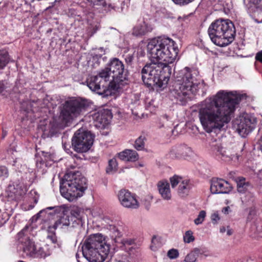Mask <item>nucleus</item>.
<instances>
[{
  "label": "nucleus",
  "mask_w": 262,
  "mask_h": 262,
  "mask_svg": "<svg viewBox=\"0 0 262 262\" xmlns=\"http://www.w3.org/2000/svg\"><path fill=\"white\" fill-rule=\"evenodd\" d=\"M147 49L151 62L146 64L141 71L142 79L148 87L161 86L163 71H168L171 74V69L168 66L173 63L178 57L179 49L176 42L171 38L163 36L151 39Z\"/></svg>",
  "instance_id": "obj_1"
},
{
  "label": "nucleus",
  "mask_w": 262,
  "mask_h": 262,
  "mask_svg": "<svg viewBox=\"0 0 262 262\" xmlns=\"http://www.w3.org/2000/svg\"><path fill=\"white\" fill-rule=\"evenodd\" d=\"M241 99H209L200 108L199 117L204 130L216 133L225 130Z\"/></svg>",
  "instance_id": "obj_2"
},
{
  "label": "nucleus",
  "mask_w": 262,
  "mask_h": 262,
  "mask_svg": "<svg viewBox=\"0 0 262 262\" xmlns=\"http://www.w3.org/2000/svg\"><path fill=\"white\" fill-rule=\"evenodd\" d=\"M199 72L193 68L185 67L179 71L175 77L174 88L171 93L174 98L195 95L200 83Z\"/></svg>",
  "instance_id": "obj_3"
},
{
  "label": "nucleus",
  "mask_w": 262,
  "mask_h": 262,
  "mask_svg": "<svg viewBox=\"0 0 262 262\" xmlns=\"http://www.w3.org/2000/svg\"><path fill=\"white\" fill-rule=\"evenodd\" d=\"M83 256L90 262H109L110 245L100 233L91 235L82 247Z\"/></svg>",
  "instance_id": "obj_4"
},
{
  "label": "nucleus",
  "mask_w": 262,
  "mask_h": 262,
  "mask_svg": "<svg viewBox=\"0 0 262 262\" xmlns=\"http://www.w3.org/2000/svg\"><path fill=\"white\" fill-rule=\"evenodd\" d=\"M86 188V179L78 172L66 174L60 182L61 195L71 202L81 196Z\"/></svg>",
  "instance_id": "obj_5"
},
{
  "label": "nucleus",
  "mask_w": 262,
  "mask_h": 262,
  "mask_svg": "<svg viewBox=\"0 0 262 262\" xmlns=\"http://www.w3.org/2000/svg\"><path fill=\"white\" fill-rule=\"evenodd\" d=\"M211 40L217 46H228L234 40L235 30L233 24L228 19H217L212 22L208 29Z\"/></svg>",
  "instance_id": "obj_6"
},
{
  "label": "nucleus",
  "mask_w": 262,
  "mask_h": 262,
  "mask_svg": "<svg viewBox=\"0 0 262 262\" xmlns=\"http://www.w3.org/2000/svg\"><path fill=\"white\" fill-rule=\"evenodd\" d=\"M100 76L104 81L109 82V86L115 91L121 85L127 83L128 75L123 63L117 58L110 60L105 68L100 70Z\"/></svg>",
  "instance_id": "obj_7"
},
{
  "label": "nucleus",
  "mask_w": 262,
  "mask_h": 262,
  "mask_svg": "<svg viewBox=\"0 0 262 262\" xmlns=\"http://www.w3.org/2000/svg\"><path fill=\"white\" fill-rule=\"evenodd\" d=\"M91 102L88 99H70L61 107L58 120L62 126H68L74 118L85 111Z\"/></svg>",
  "instance_id": "obj_8"
},
{
  "label": "nucleus",
  "mask_w": 262,
  "mask_h": 262,
  "mask_svg": "<svg viewBox=\"0 0 262 262\" xmlns=\"http://www.w3.org/2000/svg\"><path fill=\"white\" fill-rule=\"evenodd\" d=\"M49 99H23L20 102V111L28 119L32 120L47 116L49 113Z\"/></svg>",
  "instance_id": "obj_9"
},
{
  "label": "nucleus",
  "mask_w": 262,
  "mask_h": 262,
  "mask_svg": "<svg viewBox=\"0 0 262 262\" xmlns=\"http://www.w3.org/2000/svg\"><path fill=\"white\" fill-rule=\"evenodd\" d=\"M256 118L252 114L244 113L232 121V128L241 137H246L255 127Z\"/></svg>",
  "instance_id": "obj_10"
},
{
  "label": "nucleus",
  "mask_w": 262,
  "mask_h": 262,
  "mask_svg": "<svg viewBox=\"0 0 262 262\" xmlns=\"http://www.w3.org/2000/svg\"><path fill=\"white\" fill-rule=\"evenodd\" d=\"M94 136L88 131L79 129L77 130L72 139L73 149L77 152H85L88 151L94 142Z\"/></svg>",
  "instance_id": "obj_11"
},
{
  "label": "nucleus",
  "mask_w": 262,
  "mask_h": 262,
  "mask_svg": "<svg viewBox=\"0 0 262 262\" xmlns=\"http://www.w3.org/2000/svg\"><path fill=\"white\" fill-rule=\"evenodd\" d=\"M100 76V71L97 75L89 76L86 80L88 86L103 97L112 96L113 90L109 86V82L104 81V78Z\"/></svg>",
  "instance_id": "obj_12"
},
{
  "label": "nucleus",
  "mask_w": 262,
  "mask_h": 262,
  "mask_svg": "<svg viewBox=\"0 0 262 262\" xmlns=\"http://www.w3.org/2000/svg\"><path fill=\"white\" fill-rule=\"evenodd\" d=\"M18 246L26 255L35 257L36 247L34 243L30 239L29 228L26 226L16 235Z\"/></svg>",
  "instance_id": "obj_13"
},
{
  "label": "nucleus",
  "mask_w": 262,
  "mask_h": 262,
  "mask_svg": "<svg viewBox=\"0 0 262 262\" xmlns=\"http://www.w3.org/2000/svg\"><path fill=\"white\" fill-rule=\"evenodd\" d=\"M84 212L81 208L74 206L70 212V215L61 217L64 219V225L73 228L81 227L84 224Z\"/></svg>",
  "instance_id": "obj_14"
},
{
  "label": "nucleus",
  "mask_w": 262,
  "mask_h": 262,
  "mask_svg": "<svg viewBox=\"0 0 262 262\" xmlns=\"http://www.w3.org/2000/svg\"><path fill=\"white\" fill-rule=\"evenodd\" d=\"M82 13L78 15L82 20H85L88 25L87 30L88 35L92 36L99 29L100 25L98 20L95 17L94 13L92 10L86 8H81Z\"/></svg>",
  "instance_id": "obj_15"
},
{
  "label": "nucleus",
  "mask_w": 262,
  "mask_h": 262,
  "mask_svg": "<svg viewBox=\"0 0 262 262\" xmlns=\"http://www.w3.org/2000/svg\"><path fill=\"white\" fill-rule=\"evenodd\" d=\"M120 204L124 207L131 209H137L139 204L135 194L132 193L128 190L121 189L118 194Z\"/></svg>",
  "instance_id": "obj_16"
},
{
  "label": "nucleus",
  "mask_w": 262,
  "mask_h": 262,
  "mask_svg": "<svg viewBox=\"0 0 262 262\" xmlns=\"http://www.w3.org/2000/svg\"><path fill=\"white\" fill-rule=\"evenodd\" d=\"M232 188V185L227 181L219 178H213L210 185V191L213 194L227 193Z\"/></svg>",
  "instance_id": "obj_17"
},
{
  "label": "nucleus",
  "mask_w": 262,
  "mask_h": 262,
  "mask_svg": "<svg viewBox=\"0 0 262 262\" xmlns=\"http://www.w3.org/2000/svg\"><path fill=\"white\" fill-rule=\"evenodd\" d=\"M191 152V149L186 145H178L171 147L166 155L167 158L171 159H185Z\"/></svg>",
  "instance_id": "obj_18"
},
{
  "label": "nucleus",
  "mask_w": 262,
  "mask_h": 262,
  "mask_svg": "<svg viewBox=\"0 0 262 262\" xmlns=\"http://www.w3.org/2000/svg\"><path fill=\"white\" fill-rule=\"evenodd\" d=\"M112 112L108 109H102L92 115L93 119L103 127L110 123L112 118Z\"/></svg>",
  "instance_id": "obj_19"
},
{
  "label": "nucleus",
  "mask_w": 262,
  "mask_h": 262,
  "mask_svg": "<svg viewBox=\"0 0 262 262\" xmlns=\"http://www.w3.org/2000/svg\"><path fill=\"white\" fill-rule=\"evenodd\" d=\"M247 97L244 91L220 90L212 98H247Z\"/></svg>",
  "instance_id": "obj_20"
},
{
  "label": "nucleus",
  "mask_w": 262,
  "mask_h": 262,
  "mask_svg": "<svg viewBox=\"0 0 262 262\" xmlns=\"http://www.w3.org/2000/svg\"><path fill=\"white\" fill-rule=\"evenodd\" d=\"M214 151L218 158L225 161H230L234 157L233 155L230 154L229 150L227 151L224 148L218 145L214 146Z\"/></svg>",
  "instance_id": "obj_21"
},
{
  "label": "nucleus",
  "mask_w": 262,
  "mask_h": 262,
  "mask_svg": "<svg viewBox=\"0 0 262 262\" xmlns=\"http://www.w3.org/2000/svg\"><path fill=\"white\" fill-rule=\"evenodd\" d=\"M247 7L257 15L262 14V0H245Z\"/></svg>",
  "instance_id": "obj_22"
},
{
  "label": "nucleus",
  "mask_w": 262,
  "mask_h": 262,
  "mask_svg": "<svg viewBox=\"0 0 262 262\" xmlns=\"http://www.w3.org/2000/svg\"><path fill=\"white\" fill-rule=\"evenodd\" d=\"M118 158L125 161L135 162L139 158L136 151L132 149H125L118 154Z\"/></svg>",
  "instance_id": "obj_23"
},
{
  "label": "nucleus",
  "mask_w": 262,
  "mask_h": 262,
  "mask_svg": "<svg viewBox=\"0 0 262 262\" xmlns=\"http://www.w3.org/2000/svg\"><path fill=\"white\" fill-rule=\"evenodd\" d=\"M158 188L162 198L169 200L171 198L169 184L167 181H160L158 184Z\"/></svg>",
  "instance_id": "obj_24"
},
{
  "label": "nucleus",
  "mask_w": 262,
  "mask_h": 262,
  "mask_svg": "<svg viewBox=\"0 0 262 262\" xmlns=\"http://www.w3.org/2000/svg\"><path fill=\"white\" fill-rule=\"evenodd\" d=\"M192 187V185L190 183V180L185 179L182 180L178 189L179 195L181 198H185L189 194Z\"/></svg>",
  "instance_id": "obj_25"
},
{
  "label": "nucleus",
  "mask_w": 262,
  "mask_h": 262,
  "mask_svg": "<svg viewBox=\"0 0 262 262\" xmlns=\"http://www.w3.org/2000/svg\"><path fill=\"white\" fill-rule=\"evenodd\" d=\"M35 158L36 164L41 165L46 162L53 161L54 155L53 153L41 151V155L39 152L36 154Z\"/></svg>",
  "instance_id": "obj_26"
},
{
  "label": "nucleus",
  "mask_w": 262,
  "mask_h": 262,
  "mask_svg": "<svg viewBox=\"0 0 262 262\" xmlns=\"http://www.w3.org/2000/svg\"><path fill=\"white\" fill-rule=\"evenodd\" d=\"M146 32V25L145 24L136 26L133 30V34L136 36H142L145 34Z\"/></svg>",
  "instance_id": "obj_27"
},
{
  "label": "nucleus",
  "mask_w": 262,
  "mask_h": 262,
  "mask_svg": "<svg viewBox=\"0 0 262 262\" xmlns=\"http://www.w3.org/2000/svg\"><path fill=\"white\" fill-rule=\"evenodd\" d=\"M9 61L8 53L6 50H0V69H3Z\"/></svg>",
  "instance_id": "obj_28"
},
{
  "label": "nucleus",
  "mask_w": 262,
  "mask_h": 262,
  "mask_svg": "<svg viewBox=\"0 0 262 262\" xmlns=\"http://www.w3.org/2000/svg\"><path fill=\"white\" fill-rule=\"evenodd\" d=\"M146 138L144 136H139L135 141L134 147L138 150H142L144 149L145 142Z\"/></svg>",
  "instance_id": "obj_29"
},
{
  "label": "nucleus",
  "mask_w": 262,
  "mask_h": 262,
  "mask_svg": "<svg viewBox=\"0 0 262 262\" xmlns=\"http://www.w3.org/2000/svg\"><path fill=\"white\" fill-rule=\"evenodd\" d=\"M249 183L246 182V179L242 178L237 182V190L239 192L244 193L247 189Z\"/></svg>",
  "instance_id": "obj_30"
},
{
  "label": "nucleus",
  "mask_w": 262,
  "mask_h": 262,
  "mask_svg": "<svg viewBox=\"0 0 262 262\" xmlns=\"http://www.w3.org/2000/svg\"><path fill=\"white\" fill-rule=\"evenodd\" d=\"M64 225V219H62L61 217L59 218L57 220L53 226H49L48 228V234H51L55 233V230L59 225Z\"/></svg>",
  "instance_id": "obj_31"
},
{
  "label": "nucleus",
  "mask_w": 262,
  "mask_h": 262,
  "mask_svg": "<svg viewBox=\"0 0 262 262\" xmlns=\"http://www.w3.org/2000/svg\"><path fill=\"white\" fill-rule=\"evenodd\" d=\"M155 99H145V108L149 110L151 113L155 111L158 105L155 104Z\"/></svg>",
  "instance_id": "obj_32"
},
{
  "label": "nucleus",
  "mask_w": 262,
  "mask_h": 262,
  "mask_svg": "<svg viewBox=\"0 0 262 262\" xmlns=\"http://www.w3.org/2000/svg\"><path fill=\"white\" fill-rule=\"evenodd\" d=\"M117 162L115 158H113L108 161V166L106 167V172L109 173L117 169Z\"/></svg>",
  "instance_id": "obj_33"
},
{
  "label": "nucleus",
  "mask_w": 262,
  "mask_h": 262,
  "mask_svg": "<svg viewBox=\"0 0 262 262\" xmlns=\"http://www.w3.org/2000/svg\"><path fill=\"white\" fill-rule=\"evenodd\" d=\"M122 243L125 247V249L127 250L128 252L131 251L135 245L134 240L132 239L124 240Z\"/></svg>",
  "instance_id": "obj_34"
},
{
  "label": "nucleus",
  "mask_w": 262,
  "mask_h": 262,
  "mask_svg": "<svg viewBox=\"0 0 262 262\" xmlns=\"http://www.w3.org/2000/svg\"><path fill=\"white\" fill-rule=\"evenodd\" d=\"M206 213L204 210H202L199 212L198 217L194 220V222L196 225L202 224L206 217Z\"/></svg>",
  "instance_id": "obj_35"
},
{
  "label": "nucleus",
  "mask_w": 262,
  "mask_h": 262,
  "mask_svg": "<svg viewBox=\"0 0 262 262\" xmlns=\"http://www.w3.org/2000/svg\"><path fill=\"white\" fill-rule=\"evenodd\" d=\"M184 241L185 243H190L194 241L193 233L191 230L186 231L184 235Z\"/></svg>",
  "instance_id": "obj_36"
},
{
  "label": "nucleus",
  "mask_w": 262,
  "mask_h": 262,
  "mask_svg": "<svg viewBox=\"0 0 262 262\" xmlns=\"http://www.w3.org/2000/svg\"><path fill=\"white\" fill-rule=\"evenodd\" d=\"M182 181V178L177 175H174L170 178V182L172 188L176 187L179 183Z\"/></svg>",
  "instance_id": "obj_37"
},
{
  "label": "nucleus",
  "mask_w": 262,
  "mask_h": 262,
  "mask_svg": "<svg viewBox=\"0 0 262 262\" xmlns=\"http://www.w3.org/2000/svg\"><path fill=\"white\" fill-rule=\"evenodd\" d=\"M161 243L158 241L157 237L156 236H154L151 240L150 249L153 251H156L157 248L161 247Z\"/></svg>",
  "instance_id": "obj_38"
},
{
  "label": "nucleus",
  "mask_w": 262,
  "mask_h": 262,
  "mask_svg": "<svg viewBox=\"0 0 262 262\" xmlns=\"http://www.w3.org/2000/svg\"><path fill=\"white\" fill-rule=\"evenodd\" d=\"M9 176V171L7 167L5 166H0V179H5Z\"/></svg>",
  "instance_id": "obj_39"
},
{
  "label": "nucleus",
  "mask_w": 262,
  "mask_h": 262,
  "mask_svg": "<svg viewBox=\"0 0 262 262\" xmlns=\"http://www.w3.org/2000/svg\"><path fill=\"white\" fill-rule=\"evenodd\" d=\"M196 258V254L194 252H191L188 254L185 257V261L186 262H195Z\"/></svg>",
  "instance_id": "obj_40"
},
{
  "label": "nucleus",
  "mask_w": 262,
  "mask_h": 262,
  "mask_svg": "<svg viewBox=\"0 0 262 262\" xmlns=\"http://www.w3.org/2000/svg\"><path fill=\"white\" fill-rule=\"evenodd\" d=\"M90 5L95 6H103L105 4V0H86Z\"/></svg>",
  "instance_id": "obj_41"
},
{
  "label": "nucleus",
  "mask_w": 262,
  "mask_h": 262,
  "mask_svg": "<svg viewBox=\"0 0 262 262\" xmlns=\"http://www.w3.org/2000/svg\"><path fill=\"white\" fill-rule=\"evenodd\" d=\"M167 256L171 259H174L178 257L179 252L176 249H172L168 251Z\"/></svg>",
  "instance_id": "obj_42"
},
{
  "label": "nucleus",
  "mask_w": 262,
  "mask_h": 262,
  "mask_svg": "<svg viewBox=\"0 0 262 262\" xmlns=\"http://www.w3.org/2000/svg\"><path fill=\"white\" fill-rule=\"evenodd\" d=\"M173 2L178 5H180L181 6H185L189 3H192L194 0H172Z\"/></svg>",
  "instance_id": "obj_43"
},
{
  "label": "nucleus",
  "mask_w": 262,
  "mask_h": 262,
  "mask_svg": "<svg viewBox=\"0 0 262 262\" xmlns=\"http://www.w3.org/2000/svg\"><path fill=\"white\" fill-rule=\"evenodd\" d=\"M211 219L212 223L213 224H216L217 222L220 220V217L219 216V215L217 212H214L213 214H212L211 216Z\"/></svg>",
  "instance_id": "obj_44"
},
{
  "label": "nucleus",
  "mask_w": 262,
  "mask_h": 262,
  "mask_svg": "<svg viewBox=\"0 0 262 262\" xmlns=\"http://www.w3.org/2000/svg\"><path fill=\"white\" fill-rule=\"evenodd\" d=\"M47 238L50 239L52 241V242L54 244L56 243L57 242V237L56 236L55 233L48 234Z\"/></svg>",
  "instance_id": "obj_45"
},
{
  "label": "nucleus",
  "mask_w": 262,
  "mask_h": 262,
  "mask_svg": "<svg viewBox=\"0 0 262 262\" xmlns=\"http://www.w3.org/2000/svg\"><path fill=\"white\" fill-rule=\"evenodd\" d=\"M133 59L134 56L132 54H127L125 58V61L127 64H131L133 61Z\"/></svg>",
  "instance_id": "obj_46"
},
{
  "label": "nucleus",
  "mask_w": 262,
  "mask_h": 262,
  "mask_svg": "<svg viewBox=\"0 0 262 262\" xmlns=\"http://www.w3.org/2000/svg\"><path fill=\"white\" fill-rule=\"evenodd\" d=\"M255 59L256 61L262 63V50L256 53L255 55Z\"/></svg>",
  "instance_id": "obj_47"
},
{
  "label": "nucleus",
  "mask_w": 262,
  "mask_h": 262,
  "mask_svg": "<svg viewBox=\"0 0 262 262\" xmlns=\"http://www.w3.org/2000/svg\"><path fill=\"white\" fill-rule=\"evenodd\" d=\"M6 82L4 81L0 80V93H2L6 88Z\"/></svg>",
  "instance_id": "obj_48"
},
{
  "label": "nucleus",
  "mask_w": 262,
  "mask_h": 262,
  "mask_svg": "<svg viewBox=\"0 0 262 262\" xmlns=\"http://www.w3.org/2000/svg\"><path fill=\"white\" fill-rule=\"evenodd\" d=\"M229 209H230V207L229 206L225 207L223 208L222 211L225 214H228Z\"/></svg>",
  "instance_id": "obj_49"
},
{
  "label": "nucleus",
  "mask_w": 262,
  "mask_h": 262,
  "mask_svg": "<svg viewBox=\"0 0 262 262\" xmlns=\"http://www.w3.org/2000/svg\"><path fill=\"white\" fill-rule=\"evenodd\" d=\"M258 142H259V149L262 152V135H261V136L260 139L259 140Z\"/></svg>",
  "instance_id": "obj_50"
},
{
  "label": "nucleus",
  "mask_w": 262,
  "mask_h": 262,
  "mask_svg": "<svg viewBox=\"0 0 262 262\" xmlns=\"http://www.w3.org/2000/svg\"><path fill=\"white\" fill-rule=\"evenodd\" d=\"M7 131L6 130H3V132H2V138L3 139L5 138V137L7 136Z\"/></svg>",
  "instance_id": "obj_51"
},
{
  "label": "nucleus",
  "mask_w": 262,
  "mask_h": 262,
  "mask_svg": "<svg viewBox=\"0 0 262 262\" xmlns=\"http://www.w3.org/2000/svg\"><path fill=\"white\" fill-rule=\"evenodd\" d=\"M162 117L163 119H166V120H168V118H169L168 116V115H166V114H165V115H163V116H162Z\"/></svg>",
  "instance_id": "obj_52"
},
{
  "label": "nucleus",
  "mask_w": 262,
  "mask_h": 262,
  "mask_svg": "<svg viewBox=\"0 0 262 262\" xmlns=\"http://www.w3.org/2000/svg\"><path fill=\"white\" fill-rule=\"evenodd\" d=\"M221 232H224L225 231V228H221L220 229Z\"/></svg>",
  "instance_id": "obj_53"
},
{
  "label": "nucleus",
  "mask_w": 262,
  "mask_h": 262,
  "mask_svg": "<svg viewBox=\"0 0 262 262\" xmlns=\"http://www.w3.org/2000/svg\"><path fill=\"white\" fill-rule=\"evenodd\" d=\"M68 98H71V99H73V98H76V97H69Z\"/></svg>",
  "instance_id": "obj_54"
},
{
  "label": "nucleus",
  "mask_w": 262,
  "mask_h": 262,
  "mask_svg": "<svg viewBox=\"0 0 262 262\" xmlns=\"http://www.w3.org/2000/svg\"><path fill=\"white\" fill-rule=\"evenodd\" d=\"M227 233H228V235H230L231 234L230 232L229 231H228Z\"/></svg>",
  "instance_id": "obj_55"
},
{
  "label": "nucleus",
  "mask_w": 262,
  "mask_h": 262,
  "mask_svg": "<svg viewBox=\"0 0 262 262\" xmlns=\"http://www.w3.org/2000/svg\"><path fill=\"white\" fill-rule=\"evenodd\" d=\"M53 208V207H49V208H48V209H50V210L52 209Z\"/></svg>",
  "instance_id": "obj_56"
},
{
  "label": "nucleus",
  "mask_w": 262,
  "mask_h": 262,
  "mask_svg": "<svg viewBox=\"0 0 262 262\" xmlns=\"http://www.w3.org/2000/svg\"><path fill=\"white\" fill-rule=\"evenodd\" d=\"M140 166L143 167V165L142 164H140Z\"/></svg>",
  "instance_id": "obj_57"
},
{
  "label": "nucleus",
  "mask_w": 262,
  "mask_h": 262,
  "mask_svg": "<svg viewBox=\"0 0 262 262\" xmlns=\"http://www.w3.org/2000/svg\"><path fill=\"white\" fill-rule=\"evenodd\" d=\"M119 262H121V261H119Z\"/></svg>",
  "instance_id": "obj_58"
}]
</instances>
